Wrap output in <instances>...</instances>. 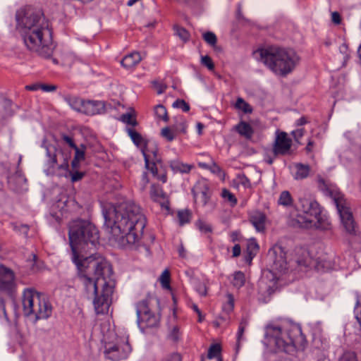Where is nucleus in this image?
Listing matches in <instances>:
<instances>
[{"label": "nucleus", "mask_w": 361, "mask_h": 361, "mask_svg": "<svg viewBox=\"0 0 361 361\" xmlns=\"http://www.w3.org/2000/svg\"><path fill=\"white\" fill-rule=\"evenodd\" d=\"M239 184L243 185L245 188H251L252 184L250 179L244 174H238L237 176Z\"/></svg>", "instance_id": "obj_43"}, {"label": "nucleus", "mask_w": 361, "mask_h": 361, "mask_svg": "<svg viewBox=\"0 0 361 361\" xmlns=\"http://www.w3.org/2000/svg\"><path fill=\"white\" fill-rule=\"evenodd\" d=\"M84 176V173L79 171H75L71 175V180L73 182H76L81 180Z\"/></svg>", "instance_id": "obj_56"}, {"label": "nucleus", "mask_w": 361, "mask_h": 361, "mask_svg": "<svg viewBox=\"0 0 361 361\" xmlns=\"http://www.w3.org/2000/svg\"><path fill=\"white\" fill-rule=\"evenodd\" d=\"M317 183L319 189L334 200L345 231L350 235H355L357 226L353 218L350 204L345 198L344 195L335 185L322 177L318 178Z\"/></svg>", "instance_id": "obj_5"}, {"label": "nucleus", "mask_w": 361, "mask_h": 361, "mask_svg": "<svg viewBox=\"0 0 361 361\" xmlns=\"http://www.w3.org/2000/svg\"><path fill=\"white\" fill-rule=\"evenodd\" d=\"M260 250L259 245L255 238H250L246 240L245 248L244 250L245 262L250 265L252 259L257 256Z\"/></svg>", "instance_id": "obj_18"}, {"label": "nucleus", "mask_w": 361, "mask_h": 361, "mask_svg": "<svg viewBox=\"0 0 361 361\" xmlns=\"http://www.w3.org/2000/svg\"><path fill=\"white\" fill-rule=\"evenodd\" d=\"M248 221L259 233H265L267 216L264 212L254 210L249 213Z\"/></svg>", "instance_id": "obj_15"}, {"label": "nucleus", "mask_w": 361, "mask_h": 361, "mask_svg": "<svg viewBox=\"0 0 361 361\" xmlns=\"http://www.w3.org/2000/svg\"><path fill=\"white\" fill-rule=\"evenodd\" d=\"M192 213L188 209L180 210L177 212V219L180 226L190 223Z\"/></svg>", "instance_id": "obj_31"}, {"label": "nucleus", "mask_w": 361, "mask_h": 361, "mask_svg": "<svg viewBox=\"0 0 361 361\" xmlns=\"http://www.w3.org/2000/svg\"><path fill=\"white\" fill-rule=\"evenodd\" d=\"M102 103L94 101H81L80 107L79 111L87 114V115H94L99 113V107H101Z\"/></svg>", "instance_id": "obj_21"}, {"label": "nucleus", "mask_w": 361, "mask_h": 361, "mask_svg": "<svg viewBox=\"0 0 361 361\" xmlns=\"http://www.w3.org/2000/svg\"><path fill=\"white\" fill-rule=\"evenodd\" d=\"M170 167L175 172L181 173H189L195 168L194 165L188 164L178 161H172Z\"/></svg>", "instance_id": "obj_26"}, {"label": "nucleus", "mask_w": 361, "mask_h": 361, "mask_svg": "<svg viewBox=\"0 0 361 361\" xmlns=\"http://www.w3.org/2000/svg\"><path fill=\"white\" fill-rule=\"evenodd\" d=\"M292 140L286 132H279L276 134L273 144L272 151L275 157L286 155L290 152Z\"/></svg>", "instance_id": "obj_13"}, {"label": "nucleus", "mask_w": 361, "mask_h": 361, "mask_svg": "<svg viewBox=\"0 0 361 361\" xmlns=\"http://www.w3.org/2000/svg\"><path fill=\"white\" fill-rule=\"evenodd\" d=\"M247 326V322L243 319L239 324L238 331V340L240 341L243 336L245 327Z\"/></svg>", "instance_id": "obj_53"}, {"label": "nucleus", "mask_w": 361, "mask_h": 361, "mask_svg": "<svg viewBox=\"0 0 361 361\" xmlns=\"http://www.w3.org/2000/svg\"><path fill=\"white\" fill-rule=\"evenodd\" d=\"M202 64L206 66L209 71H213L215 68L212 58L209 56H204L201 59Z\"/></svg>", "instance_id": "obj_44"}, {"label": "nucleus", "mask_w": 361, "mask_h": 361, "mask_svg": "<svg viewBox=\"0 0 361 361\" xmlns=\"http://www.w3.org/2000/svg\"><path fill=\"white\" fill-rule=\"evenodd\" d=\"M342 20V16L338 11H334L331 13V21L334 25L341 24Z\"/></svg>", "instance_id": "obj_51"}, {"label": "nucleus", "mask_w": 361, "mask_h": 361, "mask_svg": "<svg viewBox=\"0 0 361 361\" xmlns=\"http://www.w3.org/2000/svg\"><path fill=\"white\" fill-rule=\"evenodd\" d=\"M126 130L128 135L137 147L142 149L149 142L135 128L128 127Z\"/></svg>", "instance_id": "obj_23"}, {"label": "nucleus", "mask_w": 361, "mask_h": 361, "mask_svg": "<svg viewBox=\"0 0 361 361\" xmlns=\"http://www.w3.org/2000/svg\"><path fill=\"white\" fill-rule=\"evenodd\" d=\"M162 361H182V357L178 353H173L164 358Z\"/></svg>", "instance_id": "obj_52"}, {"label": "nucleus", "mask_w": 361, "mask_h": 361, "mask_svg": "<svg viewBox=\"0 0 361 361\" xmlns=\"http://www.w3.org/2000/svg\"><path fill=\"white\" fill-rule=\"evenodd\" d=\"M68 238L81 289L87 295L94 297L97 312L102 313L107 310L116 286L113 269L109 262L99 255L92 254L89 257L83 255L96 249L99 240V231L90 222L77 219L69 224Z\"/></svg>", "instance_id": "obj_1"}, {"label": "nucleus", "mask_w": 361, "mask_h": 361, "mask_svg": "<svg viewBox=\"0 0 361 361\" xmlns=\"http://www.w3.org/2000/svg\"><path fill=\"white\" fill-rule=\"evenodd\" d=\"M25 89L27 91H37L40 90V82L27 85L25 87Z\"/></svg>", "instance_id": "obj_57"}, {"label": "nucleus", "mask_w": 361, "mask_h": 361, "mask_svg": "<svg viewBox=\"0 0 361 361\" xmlns=\"http://www.w3.org/2000/svg\"><path fill=\"white\" fill-rule=\"evenodd\" d=\"M338 361H358L357 355L353 351H345Z\"/></svg>", "instance_id": "obj_42"}, {"label": "nucleus", "mask_w": 361, "mask_h": 361, "mask_svg": "<svg viewBox=\"0 0 361 361\" xmlns=\"http://www.w3.org/2000/svg\"><path fill=\"white\" fill-rule=\"evenodd\" d=\"M136 117L137 116L135 110L132 109L130 112L122 114L121 121L123 123L131 126V127L135 128V126L138 125Z\"/></svg>", "instance_id": "obj_30"}, {"label": "nucleus", "mask_w": 361, "mask_h": 361, "mask_svg": "<svg viewBox=\"0 0 361 361\" xmlns=\"http://www.w3.org/2000/svg\"><path fill=\"white\" fill-rule=\"evenodd\" d=\"M132 351L128 336L116 334L112 341L106 343L104 354L107 359L120 361L126 359Z\"/></svg>", "instance_id": "obj_8"}, {"label": "nucleus", "mask_w": 361, "mask_h": 361, "mask_svg": "<svg viewBox=\"0 0 361 361\" xmlns=\"http://www.w3.org/2000/svg\"><path fill=\"white\" fill-rule=\"evenodd\" d=\"M196 226L204 234H211L212 233V228L211 225L203 220H198L196 222Z\"/></svg>", "instance_id": "obj_39"}, {"label": "nucleus", "mask_w": 361, "mask_h": 361, "mask_svg": "<svg viewBox=\"0 0 361 361\" xmlns=\"http://www.w3.org/2000/svg\"><path fill=\"white\" fill-rule=\"evenodd\" d=\"M198 319L197 322L201 323L204 319V317L202 315V312H200L199 314H197Z\"/></svg>", "instance_id": "obj_61"}, {"label": "nucleus", "mask_w": 361, "mask_h": 361, "mask_svg": "<svg viewBox=\"0 0 361 361\" xmlns=\"http://www.w3.org/2000/svg\"><path fill=\"white\" fill-rule=\"evenodd\" d=\"M195 202H200L202 206H205L211 200L212 195V189L209 185L205 182L198 183L192 190Z\"/></svg>", "instance_id": "obj_14"}, {"label": "nucleus", "mask_w": 361, "mask_h": 361, "mask_svg": "<svg viewBox=\"0 0 361 361\" xmlns=\"http://www.w3.org/2000/svg\"><path fill=\"white\" fill-rule=\"evenodd\" d=\"M154 114L159 120L168 122L169 116L166 107L163 105H157L154 107Z\"/></svg>", "instance_id": "obj_32"}, {"label": "nucleus", "mask_w": 361, "mask_h": 361, "mask_svg": "<svg viewBox=\"0 0 361 361\" xmlns=\"http://www.w3.org/2000/svg\"><path fill=\"white\" fill-rule=\"evenodd\" d=\"M300 202L302 214H298L295 221L300 228H312L314 221L319 220L322 213L321 207L317 201L310 199L304 198Z\"/></svg>", "instance_id": "obj_9"}, {"label": "nucleus", "mask_w": 361, "mask_h": 361, "mask_svg": "<svg viewBox=\"0 0 361 361\" xmlns=\"http://www.w3.org/2000/svg\"><path fill=\"white\" fill-rule=\"evenodd\" d=\"M143 179L145 181V184H148L149 183V179L148 178V174L147 173H145L143 174Z\"/></svg>", "instance_id": "obj_64"}, {"label": "nucleus", "mask_w": 361, "mask_h": 361, "mask_svg": "<svg viewBox=\"0 0 361 361\" xmlns=\"http://www.w3.org/2000/svg\"><path fill=\"white\" fill-rule=\"evenodd\" d=\"M314 146V142L312 140H310L308 141V143H307L306 147H305L306 152L307 153L312 152L313 150Z\"/></svg>", "instance_id": "obj_59"}, {"label": "nucleus", "mask_w": 361, "mask_h": 361, "mask_svg": "<svg viewBox=\"0 0 361 361\" xmlns=\"http://www.w3.org/2000/svg\"><path fill=\"white\" fill-rule=\"evenodd\" d=\"M57 88L58 87L56 85L40 83V90L43 92H54L57 90Z\"/></svg>", "instance_id": "obj_48"}, {"label": "nucleus", "mask_w": 361, "mask_h": 361, "mask_svg": "<svg viewBox=\"0 0 361 361\" xmlns=\"http://www.w3.org/2000/svg\"><path fill=\"white\" fill-rule=\"evenodd\" d=\"M159 281L161 283V287L167 290L171 291L172 288L171 286V274L169 269H166L161 274L159 278Z\"/></svg>", "instance_id": "obj_28"}, {"label": "nucleus", "mask_w": 361, "mask_h": 361, "mask_svg": "<svg viewBox=\"0 0 361 361\" xmlns=\"http://www.w3.org/2000/svg\"><path fill=\"white\" fill-rule=\"evenodd\" d=\"M233 107L238 111H241L244 114H252L253 111V109L251 105L245 101L244 99L241 97H238L235 103L233 105Z\"/></svg>", "instance_id": "obj_29"}, {"label": "nucleus", "mask_w": 361, "mask_h": 361, "mask_svg": "<svg viewBox=\"0 0 361 361\" xmlns=\"http://www.w3.org/2000/svg\"><path fill=\"white\" fill-rule=\"evenodd\" d=\"M197 126V129H198V133H199V135H201L202 134V129L204 128V126H203L202 123H198Z\"/></svg>", "instance_id": "obj_60"}, {"label": "nucleus", "mask_w": 361, "mask_h": 361, "mask_svg": "<svg viewBox=\"0 0 361 361\" xmlns=\"http://www.w3.org/2000/svg\"><path fill=\"white\" fill-rule=\"evenodd\" d=\"M269 342L276 346L279 350L288 352L295 347V342L300 335V330L295 326H277L269 325L267 328Z\"/></svg>", "instance_id": "obj_7"}, {"label": "nucleus", "mask_w": 361, "mask_h": 361, "mask_svg": "<svg viewBox=\"0 0 361 361\" xmlns=\"http://www.w3.org/2000/svg\"><path fill=\"white\" fill-rule=\"evenodd\" d=\"M16 291L17 283L14 271L11 269L0 264V293L13 298Z\"/></svg>", "instance_id": "obj_11"}, {"label": "nucleus", "mask_w": 361, "mask_h": 361, "mask_svg": "<svg viewBox=\"0 0 361 361\" xmlns=\"http://www.w3.org/2000/svg\"><path fill=\"white\" fill-rule=\"evenodd\" d=\"M23 307L27 315L34 314L37 319H46L51 313V306L47 297L33 288H27L23 293Z\"/></svg>", "instance_id": "obj_6"}, {"label": "nucleus", "mask_w": 361, "mask_h": 361, "mask_svg": "<svg viewBox=\"0 0 361 361\" xmlns=\"http://www.w3.org/2000/svg\"><path fill=\"white\" fill-rule=\"evenodd\" d=\"M187 121L180 117L179 121L174 125L166 126L161 130L160 135L168 142L173 141L180 135H185L187 133Z\"/></svg>", "instance_id": "obj_12"}, {"label": "nucleus", "mask_w": 361, "mask_h": 361, "mask_svg": "<svg viewBox=\"0 0 361 361\" xmlns=\"http://www.w3.org/2000/svg\"><path fill=\"white\" fill-rule=\"evenodd\" d=\"M296 169L295 173V178L297 180H302L306 178L310 172V166L307 164L297 163L295 164Z\"/></svg>", "instance_id": "obj_27"}, {"label": "nucleus", "mask_w": 361, "mask_h": 361, "mask_svg": "<svg viewBox=\"0 0 361 361\" xmlns=\"http://www.w3.org/2000/svg\"><path fill=\"white\" fill-rule=\"evenodd\" d=\"M221 197L226 199L233 206L235 205L238 200L235 195L231 193L228 189L224 188L221 191Z\"/></svg>", "instance_id": "obj_41"}, {"label": "nucleus", "mask_w": 361, "mask_h": 361, "mask_svg": "<svg viewBox=\"0 0 361 361\" xmlns=\"http://www.w3.org/2000/svg\"><path fill=\"white\" fill-rule=\"evenodd\" d=\"M197 165L200 168L209 170L212 173L217 175L224 173L222 169L214 161L212 162V165L203 162H198Z\"/></svg>", "instance_id": "obj_34"}, {"label": "nucleus", "mask_w": 361, "mask_h": 361, "mask_svg": "<svg viewBox=\"0 0 361 361\" xmlns=\"http://www.w3.org/2000/svg\"><path fill=\"white\" fill-rule=\"evenodd\" d=\"M277 204L279 206L288 209L294 207L295 201L290 192L288 190H284L280 193Z\"/></svg>", "instance_id": "obj_25"}, {"label": "nucleus", "mask_w": 361, "mask_h": 361, "mask_svg": "<svg viewBox=\"0 0 361 361\" xmlns=\"http://www.w3.org/2000/svg\"><path fill=\"white\" fill-rule=\"evenodd\" d=\"M145 166L155 179L161 182L162 183L167 182V171L163 166L161 161L145 164Z\"/></svg>", "instance_id": "obj_17"}, {"label": "nucleus", "mask_w": 361, "mask_h": 361, "mask_svg": "<svg viewBox=\"0 0 361 361\" xmlns=\"http://www.w3.org/2000/svg\"><path fill=\"white\" fill-rule=\"evenodd\" d=\"M17 29L27 49L44 59L51 57L54 51L53 30L43 12L27 6L17 11Z\"/></svg>", "instance_id": "obj_2"}, {"label": "nucleus", "mask_w": 361, "mask_h": 361, "mask_svg": "<svg viewBox=\"0 0 361 361\" xmlns=\"http://www.w3.org/2000/svg\"><path fill=\"white\" fill-rule=\"evenodd\" d=\"M355 318L361 327V300L357 301L356 305L354 309Z\"/></svg>", "instance_id": "obj_47"}, {"label": "nucleus", "mask_w": 361, "mask_h": 361, "mask_svg": "<svg viewBox=\"0 0 361 361\" xmlns=\"http://www.w3.org/2000/svg\"><path fill=\"white\" fill-rule=\"evenodd\" d=\"M182 336V332L180 331V326L178 324L173 326L170 330L168 338L171 340L174 343H178Z\"/></svg>", "instance_id": "obj_36"}, {"label": "nucleus", "mask_w": 361, "mask_h": 361, "mask_svg": "<svg viewBox=\"0 0 361 361\" xmlns=\"http://www.w3.org/2000/svg\"><path fill=\"white\" fill-rule=\"evenodd\" d=\"M241 253V247L239 244H235L232 249V257H238L240 255Z\"/></svg>", "instance_id": "obj_55"}, {"label": "nucleus", "mask_w": 361, "mask_h": 361, "mask_svg": "<svg viewBox=\"0 0 361 361\" xmlns=\"http://www.w3.org/2000/svg\"><path fill=\"white\" fill-rule=\"evenodd\" d=\"M252 55L280 76H286L291 73L298 60L293 51L276 45L259 48L253 51Z\"/></svg>", "instance_id": "obj_4"}, {"label": "nucleus", "mask_w": 361, "mask_h": 361, "mask_svg": "<svg viewBox=\"0 0 361 361\" xmlns=\"http://www.w3.org/2000/svg\"><path fill=\"white\" fill-rule=\"evenodd\" d=\"M222 353V347L220 343H213L212 344L207 353V358L211 360L213 358H216L219 356Z\"/></svg>", "instance_id": "obj_33"}, {"label": "nucleus", "mask_w": 361, "mask_h": 361, "mask_svg": "<svg viewBox=\"0 0 361 361\" xmlns=\"http://www.w3.org/2000/svg\"><path fill=\"white\" fill-rule=\"evenodd\" d=\"M245 276L244 273L240 271L235 272L232 281L233 286L237 288H240L245 285Z\"/></svg>", "instance_id": "obj_35"}, {"label": "nucleus", "mask_w": 361, "mask_h": 361, "mask_svg": "<svg viewBox=\"0 0 361 361\" xmlns=\"http://www.w3.org/2000/svg\"><path fill=\"white\" fill-rule=\"evenodd\" d=\"M75 151L74 161H81L85 159V149H80L76 146V148H73Z\"/></svg>", "instance_id": "obj_46"}, {"label": "nucleus", "mask_w": 361, "mask_h": 361, "mask_svg": "<svg viewBox=\"0 0 361 361\" xmlns=\"http://www.w3.org/2000/svg\"><path fill=\"white\" fill-rule=\"evenodd\" d=\"M153 87L158 94L164 93L167 88L165 84L159 82H154Z\"/></svg>", "instance_id": "obj_49"}, {"label": "nucleus", "mask_w": 361, "mask_h": 361, "mask_svg": "<svg viewBox=\"0 0 361 361\" xmlns=\"http://www.w3.org/2000/svg\"><path fill=\"white\" fill-rule=\"evenodd\" d=\"M298 264L307 267L311 262V256L309 251L303 247H296L295 250Z\"/></svg>", "instance_id": "obj_24"}, {"label": "nucleus", "mask_w": 361, "mask_h": 361, "mask_svg": "<svg viewBox=\"0 0 361 361\" xmlns=\"http://www.w3.org/2000/svg\"><path fill=\"white\" fill-rule=\"evenodd\" d=\"M105 225L116 240L123 245H138L147 221L139 206L123 202L111 206L104 213Z\"/></svg>", "instance_id": "obj_3"}, {"label": "nucleus", "mask_w": 361, "mask_h": 361, "mask_svg": "<svg viewBox=\"0 0 361 361\" xmlns=\"http://www.w3.org/2000/svg\"><path fill=\"white\" fill-rule=\"evenodd\" d=\"M137 313L138 325L142 331L159 326L160 318L150 310L147 300L139 302Z\"/></svg>", "instance_id": "obj_10"}, {"label": "nucleus", "mask_w": 361, "mask_h": 361, "mask_svg": "<svg viewBox=\"0 0 361 361\" xmlns=\"http://www.w3.org/2000/svg\"><path fill=\"white\" fill-rule=\"evenodd\" d=\"M142 57L139 51H132L123 56L121 61V66L129 71H133L142 61Z\"/></svg>", "instance_id": "obj_19"}, {"label": "nucleus", "mask_w": 361, "mask_h": 361, "mask_svg": "<svg viewBox=\"0 0 361 361\" xmlns=\"http://www.w3.org/2000/svg\"><path fill=\"white\" fill-rule=\"evenodd\" d=\"M192 308L197 313V314L201 312L200 310L199 309V307H197V305L195 304H193L192 305Z\"/></svg>", "instance_id": "obj_62"}, {"label": "nucleus", "mask_w": 361, "mask_h": 361, "mask_svg": "<svg viewBox=\"0 0 361 361\" xmlns=\"http://www.w3.org/2000/svg\"><path fill=\"white\" fill-rule=\"evenodd\" d=\"M233 130L247 140H250L254 134V130L250 124L243 121L235 125Z\"/></svg>", "instance_id": "obj_22"}, {"label": "nucleus", "mask_w": 361, "mask_h": 361, "mask_svg": "<svg viewBox=\"0 0 361 361\" xmlns=\"http://www.w3.org/2000/svg\"><path fill=\"white\" fill-rule=\"evenodd\" d=\"M203 39L210 46L214 47L217 43L216 35L212 32L207 31L202 35Z\"/></svg>", "instance_id": "obj_40"}, {"label": "nucleus", "mask_w": 361, "mask_h": 361, "mask_svg": "<svg viewBox=\"0 0 361 361\" xmlns=\"http://www.w3.org/2000/svg\"><path fill=\"white\" fill-rule=\"evenodd\" d=\"M226 302L223 305V310L227 314L233 312L235 307V299L231 293L226 294Z\"/></svg>", "instance_id": "obj_37"}, {"label": "nucleus", "mask_w": 361, "mask_h": 361, "mask_svg": "<svg viewBox=\"0 0 361 361\" xmlns=\"http://www.w3.org/2000/svg\"><path fill=\"white\" fill-rule=\"evenodd\" d=\"M149 195L151 199L159 202L161 207L169 209V200L162 187L157 183H153L150 186Z\"/></svg>", "instance_id": "obj_16"}, {"label": "nucleus", "mask_w": 361, "mask_h": 361, "mask_svg": "<svg viewBox=\"0 0 361 361\" xmlns=\"http://www.w3.org/2000/svg\"><path fill=\"white\" fill-rule=\"evenodd\" d=\"M173 29L176 31V35L183 42H186L190 39V34L185 28H184L183 27H180L178 25H176L173 27Z\"/></svg>", "instance_id": "obj_38"}, {"label": "nucleus", "mask_w": 361, "mask_h": 361, "mask_svg": "<svg viewBox=\"0 0 361 361\" xmlns=\"http://www.w3.org/2000/svg\"><path fill=\"white\" fill-rule=\"evenodd\" d=\"M174 107L181 109L184 112H188L190 110L189 104L183 99H177L173 104Z\"/></svg>", "instance_id": "obj_45"}, {"label": "nucleus", "mask_w": 361, "mask_h": 361, "mask_svg": "<svg viewBox=\"0 0 361 361\" xmlns=\"http://www.w3.org/2000/svg\"><path fill=\"white\" fill-rule=\"evenodd\" d=\"M141 150L144 155L145 164L161 161L158 147L154 143L148 142Z\"/></svg>", "instance_id": "obj_20"}, {"label": "nucleus", "mask_w": 361, "mask_h": 361, "mask_svg": "<svg viewBox=\"0 0 361 361\" xmlns=\"http://www.w3.org/2000/svg\"><path fill=\"white\" fill-rule=\"evenodd\" d=\"M305 133V130L304 128H299L296 129L295 130L293 131L292 135L294 137V140L297 142H300V140L303 137L304 134Z\"/></svg>", "instance_id": "obj_50"}, {"label": "nucleus", "mask_w": 361, "mask_h": 361, "mask_svg": "<svg viewBox=\"0 0 361 361\" xmlns=\"http://www.w3.org/2000/svg\"><path fill=\"white\" fill-rule=\"evenodd\" d=\"M62 139L71 148H76L77 145L75 144L74 140L71 137L66 135H63Z\"/></svg>", "instance_id": "obj_54"}, {"label": "nucleus", "mask_w": 361, "mask_h": 361, "mask_svg": "<svg viewBox=\"0 0 361 361\" xmlns=\"http://www.w3.org/2000/svg\"><path fill=\"white\" fill-rule=\"evenodd\" d=\"M310 118L307 116H302L296 121V125L298 126H303L305 124L310 123Z\"/></svg>", "instance_id": "obj_58"}, {"label": "nucleus", "mask_w": 361, "mask_h": 361, "mask_svg": "<svg viewBox=\"0 0 361 361\" xmlns=\"http://www.w3.org/2000/svg\"><path fill=\"white\" fill-rule=\"evenodd\" d=\"M171 296H172V300H173L174 305H176L177 304V298H176V295L173 293V290L171 291Z\"/></svg>", "instance_id": "obj_63"}]
</instances>
